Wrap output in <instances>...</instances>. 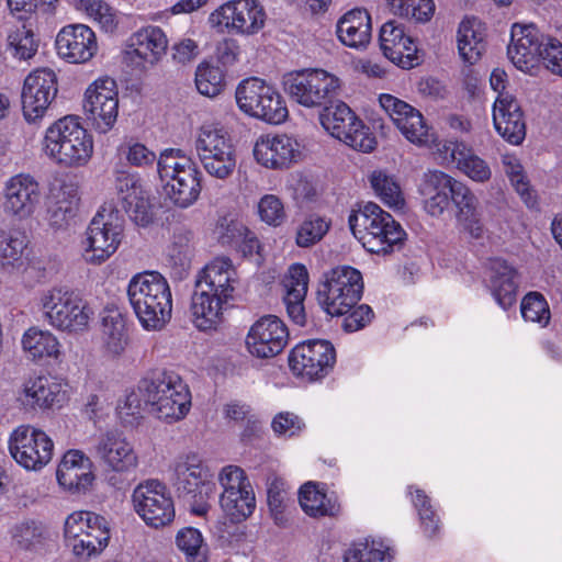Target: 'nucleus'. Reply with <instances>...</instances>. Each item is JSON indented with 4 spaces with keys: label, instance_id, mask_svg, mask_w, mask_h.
I'll list each match as a JSON object with an SVG mask.
<instances>
[{
    "label": "nucleus",
    "instance_id": "c756f323",
    "mask_svg": "<svg viewBox=\"0 0 562 562\" xmlns=\"http://www.w3.org/2000/svg\"><path fill=\"white\" fill-rule=\"evenodd\" d=\"M56 50L58 56L70 64L89 61L98 50L97 36L86 24H69L57 34Z\"/></svg>",
    "mask_w": 562,
    "mask_h": 562
},
{
    "label": "nucleus",
    "instance_id": "39448f33",
    "mask_svg": "<svg viewBox=\"0 0 562 562\" xmlns=\"http://www.w3.org/2000/svg\"><path fill=\"white\" fill-rule=\"evenodd\" d=\"M348 223L353 236L372 254L389 255L398 249L406 237L401 224L372 202L352 211Z\"/></svg>",
    "mask_w": 562,
    "mask_h": 562
},
{
    "label": "nucleus",
    "instance_id": "dca6fc26",
    "mask_svg": "<svg viewBox=\"0 0 562 562\" xmlns=\"http://www.w3.org/2000/svg\"><path fill=\"white\" fill-rule=\"evenodd\" d=\"M340 86L336 75L318 68L290 72L283 79L284 90L290 98L308 109L323 106L338 93Z\"/></svg>",
    "mask_w": 562,
    "mask_h": 562
},
{
    "label": "nucleus",
    "instance_id": "9b49d317",
    "mask_svg": "<svg viewBox=\"0 0 562 562\" xmlns=\"http://www.w3.org/2000/svg\"><path fill=\"white\" fill-rule=\"evenodd\" d=\"M236 104L245 115L268 124L279 125L289 117V110L281 93L267 81L251 77L238 83Z\"/></svg>",
    "mask_w": 562,
    "mask_h": 562
},
{
    "label": "nucleus",
    "instance_id": "49530a36",
    "mask_svg": "<svg viewBox=\"0 0 562 562\" xmlns=\"http://www.w3.org/2000/svg\"><path fill=\"white\" fill-rule=\"evenodd\" d=\"M77 10L86 15L105 34H116L122 24V14L105 0H75Z\"/></svg>",
    "mask_w": 562,
    "mask_h": 562
},
{
    "label": "nucleus",
    "instance_id": "5fc2aeb1",
    "mask_svg": "<svg viewBox=\"0 0 562 562\" xmlns=\"http://www.w3.org/2000/svg\"><path fill=\"white\" fill-rule=\"evenodd\" d=\"M225 83V72L220 66L207 61L198 65L195 87L201 94L214 98L224 90Z\"/></svg>",
    "mask_w": 562,
    "mask_h": 562
},
{
    "label": "nucleus",
    "instance_id": "f8f14e48",
    "mask_svg": "<svg viewBox=\"0 0 562 562\" xmlns=\"http://www.w3.org/2000/svg\"><path fill=\"white\" fill-rule=\"evenodd\" d=\"M363 291L362 276L350 266H339L324 273L317 289L322 308L331 316H341L360 301Z\"/></svg>",
    "mask_w": 562,
    "mask_h": 562
},
{
    "label": "nucleus",
    "instance_id": "9d476101",
    "mask_svg": "<svg viewBox=\"0 0 562 562\" xmlns=\"http://www.w3.org/2000/svg\"><path fill=\"white\" fill-rule=\"evenodd\" d=\"M194 149L204 171L225 181L233 177L237 153L231 133L220 124L202 125L195 137Z\"/></svg>",
    "mask_w": 562,
    "mask_h": 562
},
{
    "label": "nucleus",
    "instance_id": "f03ea898",
    "mask_svg": "<svg viewBox=\"0 0 562 562\" xmlns=\"http://www.w3.org/2000/svg\"><path fill=\"white\" fill-rule=\"evenodd\" d=\"M42 150L60 168H81L87 166L93 156V136L82 125L79 116L66 115L45 130Z\"/></svg>",
    "mask_w": 562,
    "mask_h": 562
},
{
    "label": "nucleus",
    "instance_id": "69168bd1",
    "mask_svg": "<svg viewBox=\"0 0 562 562\" xmlns=\"http://www.w3.org/2000/svg\"><path fill=\"white\" fill-rule=\"evenodd\" d=\"M271 429L278 438L292 439L304 431L305 423L297 414L284 411L272 417Z\"/></svg>",
    "mask_w": 562,
    "mask_h": 562
},
{
    "label": "nucleus",
    "instance_id": "58836bf2",
    "mask_svg": "<svg viewBox=\"0 0 562 562\" xmlns=\"http://www.w3.org/2000/svg\"><path fill=\"white\" fill-rule=\"evenodd\" d=\"M336 36L346 47L363 50L372 38V19L366 9L355 8L344 13L336 23Z\"/></svg>",
    "mask_w": 562,
    "mask_h": 562
},
{
    "label": "nucleus",
    "instance_id": "6e6552de",
    "mask_svg": "<svg viewBox=\"0 0 562 562\" xmlns=\"http://www.w3.org/2000/svg\"><path fill=\"white\" fill-rule=\"evenodd\" d=\"M124 237V220L112 204H103L89 222L81 241L86 263L101 266L120 248Z\"/></svg>",
    "mask_w": 562,
    "mask_h": 562
},
{
    "label": "nucleus",
    "instance_id": "72a5a7b5",
    "mask_svg": "<svg viewBox=\"0 0 562 562\" xmlns=\"http://www.w3.org/2000/svg\"><path fill=\"white\" fill-rule=\"evenodd\" d=\"M380 47L383 55L403 69L418 65L417 46L396 21L385 22L380 30Z\"/></svg>",
    "mask_w": 562,
    "mask_h": 562
},
{
    "label": "nucleus",
    "instance_id": "680f3d73",
    "mask_svg": "<svg viewBox=\"0 0 562 562\" xmlns=\"http://www.w3.org/2000/svg\"><path fill=\"white\" fill-rule=\"evenodd\" d=\"M408 494L417 509L420 526L426 537H434L439 530V518L432 508L429 497L420 488L409 486Z\"/></svg>",
    "mask_w": 562,
    "mask_h": 562
},
{
    "label": "nucleus",
    "instance_id": "a878e982",
    "mask_svg": "<svg viewBox=\"0 0 562 562\" xmlns=\"http://www.w3.org/2000/svg\"><path fill=\"white\" fill-rule=\"evenodd\" d=\"M94 453L103 467L114 473H130L138 467L132 441L117 429L102 432L95 440Z\"/></svg>",
    "mask_w": 562,
    "mask_h": 562
},
{
    "label": "nucleus",
    "instance_id": "052dcab7",
    "mask_svg": "<svg viewBox=\"0 0 562 562\" xmlns=\"http://www.w3.org/2000/svg\"><path fill=\"white\" fill-rule=\"evenodd\" d=\"M521 316L526 322L546 328L551 319V311L546 297L539 292L527 293L520 303Z\"/></svg>",
    "mask_w": 562,
    "mask_h": 562
},
{
    "label": "nucleus",
    "instance_id": "c9c22d12",
    "mask_svg": "<svg viewBox=\"0 0 562 562\" xmlns=\"http://www.w3.org/2000/svg\"><path fill=\"white\" fill-rule=\"evenodd\" d=\"M487 25L477 16L465 15L456 30L459 59L469 66L477 64L487 50Z\"/></svg>",
    "mask_w": 562,
    "mask_h": 562
},
{
    "label": "nucleus",
    "instance_id": "2eb2a0df",
    "mask_svg": "<svg viewBox=\"0 0 562 562\" xmlns=\"http://www.w3.org/2000/svg\"><path fill=\"white\" fill-rule=\"evenodd\" d=\"M267 13L259 0H229L213 10L209 26L217 33L254 36L266 25Z\"/></svg>",
    "mask_w": 562,
    "mask_h": 562
},
{
    "label": "nucleus",
    "instance_id": "f704fd0d",
    "mask_svg": "<svg viewBox=\"0 0 562 562\" xmlns=\"http://www.w3.org/2000/svg\"><path fill=\"white\" fill-rule=\"evenodd\" d=\"M64 400L63 383L49 375L29 379L16 396V402L25 412L49 409Z\"/></svg>",
    "mask_w": 562,
    "mask_h": 562
},
{
    "label": "nucleus",
    "instance_id": "de8ad7c7",
    "mask_svg": "<svg viewBox=\"0 0 562 562\" xmlns=\"http://www.w3.org/2000/svg\"><path fill=\"white\" fill-rule=\"evenodd\" d=\"M502 166L512 187L525 205L529 209L536 207L538 194L531 186L520 159L514 154H504L502 155Z\"/></svg>",
    "mask_w": 562,
    "mask_h": 562
},
{
    "label": "nucleus",
    "instance_id": "c03bdc74",
    "mask_svg": "<svg viewBox=\"0 0 562 562\" xmlns=\"http://www.w3.org/2000/svg\"><path fill=\"white\" fill-rule=\"evenodd\" d=\"M492 294L503 310H508L516 302L517 283L515 270L503 259L490 260L486 268Z\"/></svg>",
    "mask_w": 562,
    "mask_h": 562
},
{
    "label": "nucleus",
    "instance_id": "a19ab883",
    "mask_svg": "<svg viewBox=\"0 0 562 562\" xmlns=\"http://www.w3.org/2000/svg\"><path fill=\"white\" fill-rule=\"evenodd\" d=\"M283 302L288 315L297 325L305 321L304 299L308 286V272L304 265L293 263L289 267L282 280Z\"/></svg>",
    "mask_w": 562,
    "mask_h": 562
},
{
    "label": "nucleus",
    "instance_id": "37998d69",
    "mask_svg": "<svg viewBox=\"0 0 562 562\" xmlns=\"http://www.w3.org/2000/svg\"><path fill=\"white\" fill-rule=\"evenodd\" d=\"M21 345L26 357L33 361L61 360L63 345L59 338L48 329L30 327L22 335Z\"/></svg>",
    "mask_w": 562,
    "mask_h": 562
},
{
    "label": "nucleus",
    "instance_id": "4be33fe9",
    "mask_svg": "<svg viewBox=\"0 0 562 562\" xmlns=\"http://www.w3.org/2000/svg\"><path fill=\"white\" fill-rule=\"evenodd\" d=\"M378 100L382 110L409 143L419 147L435 144L436 135L417 109L390 93H381Z\"/></svg>",
    "mask_w": 562,
    "mask_h": 562
},
{
    "label": "nucleus",
    "instance_id": "e2e57ef3",
    "mask_svg": "<svg viewBox=\"0 0 562 562\" xmlns=\"http://www.w3.org/2000/svg\"><path fill=\"white\" fill-rule=\"evenodd\" d=\"M249 227L235 213H226L217 220L214 235L224 246H235L247 234Z\"/></svg>",
    "mask_w": 562,
    "mask_h": 562
},
{
    "label": "nucleus",
    "instance_id": "cd10ccee",
    "mask_svg": "<svg viewBox=\"0 0 562 562\" xmlns=\"http://www.w3.org/2000/svg\"><path fill=\"white\" fill-rule=\"evenodd\" d=\"M547 36L533 23H514L507 48L513 65L524 72H530L541 60Z\"/></svg>",
    "mask_w": 562,
    "mask_h": 562
},
{
    "label": "nucleus",
    "instance_id": "20e7f679",
    "mask_svg": "<svg viewBox=\"0 0 562 562\" xmlns=\"http://www.w3.org/2000/svg\"><path fill=\"white\" fill-rule=\"evenodd\" d=\"M36 306L48 326L68 335L86 333L94 316L87 300L66 285L42 290Z\"/></svg>",
    "mask_w": 562,
    "mask_h": 562
},
{
    "label": "nucleus",
    "instance_id": "6e6d98bb",
    "mask_svg": "<svg viewBox=\"0 0 562 562\" xmlns=\"http://www.w3.org/2000/svg\"><path fill=\"white\" fill-rule=\"evenodd\" d=\"M390 11L400 18L415 22H428L435 13L432 0H387Z\"/></svg>",
    "mask_w": 562,
    "mask_h": 562
},
{
    "label": "nucleus",
    "instance_id": "4468645a",
    "mask_svg": "<svg viewBox=\"0 0 562 562\" xmlns=\"http://www.w3.org/2000/svg\"><path fill=\"white\" fill-rule=\"evenodd\" d=\"M217 482L222 488L220 506L224 518L232 524L248 519L256 509V494L245 470L227 464L218 471Z\"/></svg>",
    "mask_w": 562,
    "mask_h": 562
},
{
    "label": "nucleus",
    "instance_id": "774afa93",
    "mask_svg": "<svg viewBox=\"0 0 562 562\" xmlns=\"http://www.w3.org/2000/svg\"><path fill=\"white\" fill-rule=\"evenodd\" d=\"M329 228L328 222L322 217L312 216L297 228L296 244L299 247H310L318 243Z\"/></svg>",
    "mask_w": 562,
    "mask_h": 562
},
{
    "label": "nucleus",
    "instance_id": "473e14b6",
    "mask_svg": "<svg viewBox=\"0 0 562 562\" xmlns=\"http://www.w3.org/2000/svg\"><path fill=\"white\" fill-rule=\"evenodd\" d=\"M441 164H454L471 180L485 183L492 178L490 165L462 142L445 140L437 145Z\"/></svg>",
    "mask_w": 562,
    "mask_h": 562
},
{
    "label": "nucleus",
    "instance_id": "0e129e2a",
    "mask_svg": "<svg viewBox=\"0 0 562 562\" xmlns=\"http://www.w3.org/2000/svg\"><path fill=\"white\" fill-rule=\"evenodd\" d=\"M144 405L146 404L139 382L136 390L126 392V394L119 400L116 414L123 424L134 425L142 416Z\"/></svg>",
    "mask_w": 562,
    "mask_h": 562
},
{
    "label": "nucleus",
    "instance_id": "2f4dec72",
    "mask_svg": "<svg viewBox=\"0 0 562 562\" xmlns=\"http://www.w3.org/2000/svg\"><path fill=\"white\" fill-rule=\"evenodd\" d=\"M496 133L512 145H520L526 137V122L519 101L514 94L497 95L492 106Z\"/></svg>",
    "mask_w": 562,
    "mask_h": 562
},
{
    "label": "nucleus",
    "instance_id": "ddd939ff",
    "mask_svg": "<svg viewBox=\"0 0 562 562\" xmlns=\"http://www.w3.org/2000/svg\"><path fill=\"white\" fill-rule=\"evenodd\" d=\"M131 503L135 514L150 529L160 530L175 521L173 496L169 487L158 479L139 482L132 491Z\"/></svg>",
    "mask_w": 562,
    "mask_h": 562
},
{
    "label": "nucleus",
    "instance_id": "338daca9",
    "mask_svg": "<svg viewBox=\"0 0 562 562\" xmlns=\"http://www.w3.org/2000/svg\"><path fill=\"white\" fill-rule=\"evenodd\" d=\"M49 198L53 204L60 206H80L79 184L74 180L59 179L49 186Z\"/></svg>",
    "mask_w": 562,
    "mask_h": 562
},
{
    "label": "nucleus",
    "instance_id": "4c0bfd02",
    "mask_svg": "<svg viewBox=\"0 0 562 562\" xmlns=\"http://www.w3.org/2000/svg\"><path fill=\"white\" fill-rule=\"evenodd\" d=\"M460 181L440 170H428L424 173L418 192L423 198L427 214L438 217L449 209L451 199Z\"/></svg>",
    "mask_w": 562,
    "mask_h": 562
},
{
    "label": "nucleus",
    "instance_id": "864d4df0",
    "mask_svg": "<svg viewBox=\"0 0 562 562\" xmlns=\"http://www.w3.org/2000/svg\"><path fill=\"white\" fill-rule=\"evenodd\" d=\"M37 47L34 33L24 24L7 27V48L14 58L27 60L36 54Z\"/></svg>",
    "mask_w": 562,
    "mask_h": 562
},
{
    "label": "nucleus",
    "instance_id": "bb28decb",
    "mask_svg": "<svg viewBox=\"0 0 562 562\" xmlns=\"http://www.w3.org/2000/svg\"><path fill=\"white\" fill-rule=\"evenodd\" d=\"M42 190L38 181L27 175L19 173L9 178L3 187V211L16 218L26 220L40 206Z\"/></svg>",
    "mask_w": 562,
    "mask_h": 562
},
{
    "label": "nucleus",
    "instance_id": "0eeeda50",
    "mask_svg": "<svg viewBox=\"0 0 562 562\" xmlns=\"http://www.w3.org/2000/svg\"><path fill=\"white\" fill-rule=\"evenodd\" d=\"M144 402L159 420L168 424L183 419L191 408V393L181 376L162 371L140 381Z\"/></svg>",
    "mask_w": 562,
    "mask_h": 562
},
{
    "label": "nucleus",
    "instance_id": "4d7b16f0",
    "mask_svg": "<svg viewBox=\"0 0 562 562\" xmlns=\"http://www.w3.org/2000/svg\"><path fill=\"white\" fill-rule=\"evenodd\" d=\"M255 214L261 223L270 227H280L288 217L282 199L273 193H266L258 199Z\"/></svg>",
    "mask_w": 562,
    "mask_h": 562
},
{
    "label": "nucleus",
    "instance_id": "f257e3e1",
    "mask_svg": "<svg viewBox=\"0 0 562 562\" xmlns=\"http://www.w3.org/2000/svg\"><path fill=\"white\" fill-rule=\"evenodd\" d=\"M239 286L240 278L232 259L216 257L207 262L196 274L190 300L192 325L199 331L217 330L225 312L234 305Z\"/></svg>",
    "mask_w": 562,
    "mask_h": 562
},
{
    "label": "nucleus",
    "instance_id": "6ab92c4d",
    "mask_svg": "<svg viewBox=\"0 0 562 562\" xmlns=\"http://www.w3.org/2000/svg\"><path fill=\"white\" fill-rule=\"evenodd\" d=\"M8 448L13 460L29 471L42 470L54 454L52 438L32 425L15 427L9 436Z\"/></svg>",
    "mask_w": 562,
    "mask_h": 562
},
{
    "label": "nucleus",
    "instance_id": "603ef678",
    "mask_svg": "<svg viewBox=\"0 0 562 562\" xmlns=\"http://www.w3.org/2000/svg\"><path fill=\"white\" fill-rule=\"evenodd\" d=\"M176 546L186 562H209V546L199 529L181 528L176 535Z\"/></svg>",
    "mask_w": 562,
    "mask_h": 562
},
{
    "label": "nucleus",
    "instance_id": "1a4fd4ad",
    "mask_svg": "<svg viewBox=\"0 0 562 562\" xmlns=\"http://www.w3.org/2000/svg\"><path fill=\"white\" fill-rule=\"evenodd\" d=\"M63 532L65 546L72 554L88 559L101 554L109 546L111 526L104 516L79 509L65 518Z\"/></svg>",
    "mask_w": 562,
    "mask_h": 562
},
{
    "label": "nucleus",
    "instance_id": "a18cd8bd",
    "mask_svg": "<svg viewBox=\"0 0 562 562\" xmlns=\"http://www.w3.org/2000/svg\"><path fill=\"white\" fill-rule=\"evenodd\" d=\"M101 340L105 355L111 358H119L126 352L130 337L125 319L117 310L104 311L101 321Z\"/></svg>",
    "mask_w": 562,
    "mask_h": 562
},
{
    "label": "nucleus",
    "instance_id": "aec40b11",
    "mask_svg": "<svg viewBox=\"0 0 562 562\" xmlns=\"http://www.w3.org/2000/svg\"><path fill=\"white\" fill-rule=\"evenodd\" d=\"M83 111L97 133L106 134L114 127L119 116V91L113 78L100 77L87 87Z\"/></svg>",
    "mask_w": 562,
    "mask_h": 562
},
{
    "label": "nucleus",
    "instance_id": "412c9836",
    "mask_svg": "<svg viewBox=\"0 0 562 562\" xmlns=\"http://www.w3.org/2000/svg\"><path fill=\"white\" fill-rule=\"evenodd\" d=\"M169 40L157 25H146L133 32L125 41L122 55L124 61L138 70H148L158 65L167 54Z\"/></svg>",
    "mask_w": 562,
    "mask_h": 562
},
{
    "label": "nucleus",
    "instance_id": "79ce46f5",
    "mask_svg": "<svg viewBox=\"0 0 562 562\" xmlns=\"http://www.w3.org/2000/svg\"><path fill=\"white\" fill-rule=\"evenodd\" d=\"M299 504L312 518L336 517L341 512L340 503L334 493H328L326 485L308 481L299 490Z\"/></svg>",
    "mask_w": 562,
    "mask_h": 562
},
{
    "label": "nucleus",
    "instance_id": "7ed1b4c3",
    "mask_svg": "<svg viewBox=\"0 0 562 562\" xmlns=\"http://www.w3.org/2000/svg\"><path fill=\"white\" fill-rule=\"evenodd\" d=\"M128 301L146 330H160L171 318L172 293L168 280L159 272L137 273L128 282Z\"/></svg>",
    "mask_w": 562,
    "mask_h": 562
},
{
    "label": "nucleus",
    "instance_id": "f3484780",
    "mask_svg": "<svg viewBox=\"0 0 562 562\" xmlns=\"http://www.w3.org/2000/svg\"><path fill=\"white\" fill-rule=\"evenodd\" d=\"M323 128L347 146L363 153L375 148L376 140L370 127L341 101L325 106L319 113Z\"/></svg>",
    "mask_w": 562,
    "mask_h": 562
},
{
    "label": "nucleus",
    "instance_id": "09e8293b",
    "mask_svg": "<svg viewBox=\"0 0 562 562\" xmlns=\"http://www.w3.org/2000/svg\"><path fill=\"white\" fill-rule=\"evenodd\" d=\"M392 558L389 543L374 537L352 542L344 553V562H391Z\"/></svg>",
    "mask_w": 562,
    "mask_h": 562
},
{
    "label": "nucleus",
    "instance_id": "3c124183",
    "mask_svg": "<svg viewBox=\"0 0 562 562\" xmlns=\"http://www.w3.org/2000/svg\"><path fill=\"white\" fill-rule=\"evenodd\" d=\"M27 246L26 236L21 233L0 232V265L4 269L24 267Z\"/></svg>",
    "mask_w": 562,
    "mask_h": 562
},
{
    "label": "nucleus",
    "instance_id": "13d9d810",
    "mask_svg": "<svg viewBox=\"0 0 562 562\" xmlns=\"http://www.w3.org/2000/svg\"><path fill=\"white\" fill-rule=\"evenodd\" d=\"M194 254L193 235L190 231H177L167 248V258L173 267L188 269Z\"/></svg>",
    "mask_w": 562,
    "mask_h": 562
},
{
    "label": "nucleus",
    "instance_id": "7c9ffc66",
    "mask_svg": "<svg viewBox=\"0 0 562 562\" xmlns=\"http://www.w3.org/2000/svg\"><path fill=\"white\" fill-rule=\"evenodd\" d=\"M56 479L63 490L85 493L95 480L93 462L83 451L70 449L58 463Z\"/></svg>",
    "mask_w": 562,
    "mask_h": 562
},
{
    "label": "nucleus",
    "instance_id": "8fccbe9b",
    "mask_svg": "<svg viewBox=\"0 0 562 562\" xmlns=\"http://www.w3.org/2000/svg\"><path fill=\"white\" fill-rule=\"evenodd\" d=\"M370 183L375 195L383 204L394 211H403L406 201L397 180L383 170H374L370 175Z\"/></svg>",
    "mask_w": 562,
    "mask_h": 562
},
{
    "label": "nucleus",
    "instance_id": "423d86ee",
    "mask_svg": "<svg viewBox=\"0 0 562 562\" xmlns=\"http://www.w3.org/2000/svg\"><path fill=\"white\" fill-rule=\"evenodd\" d=\"M157 170L165 195L178 207L194 204L202 190V172L193 158L181 149H165L158 157Z\"/></svg>",
    "mask_w": 562,
    "mask_h": 562
},
{
    "label": "nucleus",
    "instance_id": "393cba45",
    "mask_svg": "<svg viewBox=\"0 0 562 562\" xmlns=\"http://www.w3.org/2000/svg\"><path fill=\"white\" fill-rule=\"evenodd\" d=\"M288 340L289 330L285 324L274 315H266L250 326L245 347L250 356L269 359L282 352Z\"/></svg>",
    "mask_w": 562,
    "mask_h": 562
},
{
    "label": "nucleus",
    "instance_id": "c85d7f7f",
    "mask_svg": "<svg viewBox=\"0 0 562 562\" xmlns=\"http://www.w3.org/2000/svg\"><path fill=\"white\" fill-rule=\"evenodd\" d=\"M115 190L131 220L139 226H147L154 218L149 191L137 175L120 172L115 179Z\"/></svg>",
    "mask_w": 562,
    "mask_h": 562
},
{
    "label": "nucleus",
    "instance_id": "bf43d9fd",
    "mask_svg": "<svg viewBox=\"0 0 562 562\" xmlns=\"http://www.w3.org/2000/svg\"><path fill=\"white\" fill-rule=\"evenodd\" d=\"M267 503L276 525L285 526L288 522L289 495L286 484L282 479L273 477L269 481Z\"/></svg>",
    "mask_w": 562,
    "mask_h": 562
},
{
    "label": "nucleus",
    "instance_id": "b1692460",
    "mask_svg": "<svg viewBox=\"0 0 562 562\" xmlns=\"http://www.w3.org/2000/svg\"><path fill=\"white\" fill-rule=\"evenodd\" d=\"M58 92V79L53 69L38 68L30 72L22 88V113L26 122L42 120Z\"/></svg>",
    "mask_w": 562,
    "mask_h": 562
},
{
    "label": "nucleus",
    "instance_id": "a211bd4d",
    "mask_svg": "<svg viewBox=\"0 0 562 562\" xmlns=\"http://www.w3.org/2000/svg\"><path fill=\"white\" fill-rule=\"evenodd\" d=\"M251 154L255 162L261 168L283 171L303 160L304 146L294 135L266 133L254 140Z\"/></svg>",
    "mask_w": 562,
    "mask_h": 562
},
{
    "label": "nucleus",
    "instance_id": "5701e85b",
    "mask_svg": "<svg viewBox=\"0 0 562 562\" xmlns=\"http://www.w3.org/2000/svg\"><path fill=\"white\" fill-rule=\"evenodd\" d=\"M336 363L333 344L324 339H312L296 345L290 356L289 366L293 374L310 381L326 376Z\"/></svg>",
    "mask_w": 562,
    "mask_h": 562
},
{
    "label": "nucleus",
    "instance_id": "e433bc0d",
    "mask_svg": "<svg viewBox=\"0 0 562 562\" xmlns=\"http://www.w3.org/2000/svg\"><path fill=\"white\" fill-rule=\"evenodd\" d=\"M173 480L177 487L195 497L212 493V474L195 452L179 456L173 462Z\"/></svg>",
    "mask_w": 562,
    "mask_h": 562
},
{
    "label": "nucleus",
    "instance_id": "ea45409f",
    "mask_svg": "<svg viewBox=\"0 0 562 562\" xmlns=\"http://www.w3.org/2000/svg\"><path fill=\"white\" fill-rule=\"evenodd\" d=\"M451 202L456 207V221L461 232L468 234L472 239H482L485 235V229L476 195L469 187L460 182Z\"/></svg>",
    "mask_w": 562,
    "mask_h": 562
}]
</instances>
